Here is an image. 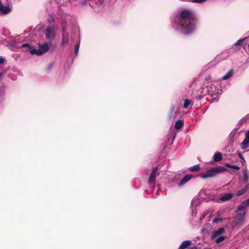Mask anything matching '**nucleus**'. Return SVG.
<instances>
[{
    "instance_id": "1",
    "label": "nucleus",
    "mask_w": 249,
    "mask_h": 249,
    "mask_svg": "<svg viewBox=\"0 0 249 249\" xmlns=\"http://www.w3.org/2000/svg\"><path fill=\"white\" fill-rule=\"evenodd\" d=\"M171 22L172 27L175 30L185 35L192 34L196 29L193 15L189 10H183L175 16H173Z\"/></svg>"
},
{
    "instance_id": "2",
    "label": "nucleus",
    "mask_w": 249,
    "mask_h": 249,
    "mask_svg": "<svg viewBox=\"0 0 249 249\" xmlns=\"http://www.w3.org/2000/svg\"><path fill=\"white\" fill-rule=\"evenodd\" d=\"M22 48H26L27 51H29L32 54H36L40 56L46 53L49 50V45L47 42L42 44H39L38 49H36L34 47L28 43H24L21 45Z\"/></svg>"
},
{
    "instance_id": "3",
    "label": "nucleus",
    "mask_w": 249,
    "mask_h": 249,
    "mask_svg": "<svg viewBox=\"0 0 249 249\" xmlns=\"http://www.w3.org/2000/svg\"><path fill=\"white\" fill-rule=\"evenodd\" d=\"M209 95L212 97L211 103L217 102L220 96L223 92L220 86L218 84L214 85L212 82H209Z\"/></svg>"
},
{
    "instance_id": "4",
    "label": "nucleus",
    "mask_w": 249,
    "mask_h": 249,
    "mask_svg": "<svg viewBox=\"0 0 249 249\" xmlns=\"http://www.w3.org/2000/svg\"><path fill=\"white\" fill-rule=\"evenodd\" d=\"M74 20L71 16L68 15H63L61 18L60 26L62 32H69V30L72 27Z\"/></svg>"
},
{
    "instance_id": "5",
    "label": "nucleus",
    "mask_w": 249,
    "mask_h": 249,
    "mask_svg": "<svg viewBox=\"0 0 249 249\" xmlns=\"http://www.w3.org/2000/svg\"><path fill=\"white\" fill-rule=\"evenodd\" d=\"M227 169L223 166H217L207 170L204 173L200 175L201 178L205 179L208 178L214 177L216 175L224 172Z\"/></svg>"
},
{
    "instance_id": "6",
    "label": "nucleus",
    "mask_w": 249,
    "mask_h": 249,
    "mask_svg": "<svg viewBox=\"0 0 249 249\" xmlns=\"http://www.w3.org/2000/svg\"><path fill=\"white\" fill-rule=\"evenodd\" d=\"M46 39L49 42L53 41L56 36V31L54 25H48L44 30Z\"/></svg>"
},
{
    "instance_id": "7",
    "label": "nucleus",
    "mask_w": 249,
    "mask_h": 249,
    "mask_svg": "<svg viewBox=\"0 0 249 249\" xmlns=\"http://www.w3.org/2000/svg\"><path fill=\"white\" fill-rule=\"evenodd\" d=\"M209 82L206 81L202 86L200 89L199 92L200 93L198 96L196 97V98L197 100L201 99L204 96L209 95Z\"/></svg>"
},
{
    "instance_id": "8",
    "label": "nucleus",
    "mask_w": 249,
    "mask_h": 249,
    "mask_svg": "<svg viewBox=\"0 0 249 249\" xmlns=\"http://www.w3.org/2000/svg\"><path fill=\"white\" fill-rule=\"evenodd\" d=\"M159 170V168L158 167H154L151 171L150 174L149 179H148V183L149 184H152V183L155 182V178L157 176V172Z\"/></svg>"
},
{
    "instance_id": "9",
    "label": "nucleus",
    "mask_w": 249,
    "mask_h": 249,
    "mask_svg": "<svg viewBox=\"0 0 249 249\" xmlns=\"http://www.w3.org/2000/svg\"><path fill=\"white\" fill-rule=\"evenodd\" d=\"M69 43V32H62V40L61 44L62 46L66 47Z\"/></svg>"
},
{
    "instance_id": "10",
    "label": "nucleus",
    "mask_w": 249,
    "mask_h": 249,
    "mask_svg": "<svg viewBox=\"0 0 249 249\" xmlns=\"http://www.w3.org/2000/svg\"><path fill=\"white\" fill-rule=\"evenodd\" d=\"M249 207V198L243 201L241 204L238 206L237 210L238 211H242L245 210L247 208Z\"/></svg>"
},
{
    "instance_id": "11",
    "label": "nucleus",
    "mask_w": 249,
    "mask_h": 249,
    "mask_svg": "<svg viewBox=\"0 0 249 249\" xmlns=\"http://www.w3.org/2000/svg\"><path fill=\"white\" fill-rule=\"evenodd\" d=\"M233 196V194L231 193H226L223 194L218 200V202H224L230 199Z\"/></svg>"
},
{
    "instance_id": "12",
    "label": "nucleus",
    "mask_w": 249,
    "mask_h": 249,
    "mask_svg": "<svg viewBox=\"0 0 249 249\" xmlns=\"http://www.w3.org/2000/svg\"><path fill=\"white\" fill-rule=\"evenodd\" d=\"M193 176L190 175H187L185 176L178 183V186L179 187L182 186L186 183L188 182L192 178Z\"/></svg>"
},
{
    "instance_id": "13",
    "label": "nucleus",
    "mask_w": 249,
    "mask_h": 249,
    "mask_svg": "<svg viewBox=\"0 0 249 249\" xmlns=\"http://www.w3.org/2000/svg\"><path fill=\"white\" fill-rule=\"evenodd\" d=\"M11 9L8 6H4L0 1V12L3 14H7L11 11Z\"/></svg>"
},
{
    "instance_id": "14",
    "label": "nucleus",
    "mask_w": 249,
    "mask_h": 249,
    "mask_svg": "<svg viewBox=\"0 0 249 249\" xmlns=\"http://www.w3.org/2000/svg\"><path fill=\"white\" fill-rule=\"evenodd\" d=\"M224 231H225V229L224 228H222V227L219 228L217 230H215L213 231L212 237L213 238L215 237L220 234L223 233Z\"/></svg>"
},
{
    "instance_id": "15",
    "label": "nucleus",
    "mask_w": 249,
    "mask_h": 249,
    "mask_svg": "<svg viewBox=\"0 0 249 249\" xmlns=\"http://www.w3.org/2000/svg\"><path fill=\"white\" fill-rule=\"evenodd\" d=\"M222 159V155L219 152H215L213 156V160L215 162L221 160Z\"/></svg>"
},
{
    "instance_id": "16",
    "label": "nucleus",
    "mask_w": 249,
    "mask_h": 249,
    "mask_svg": "<svg viewBox=\"0 0 249 249\" xmlns=\"http://www.w3.org/2000/svg\"><path fill=\"white\" fill-rule=\"evenodd\" d=\"M191 244V241L190 240H185L180 244L179 249H185L189 247Z\"/></svg>"
},
{
    "instance_id": "17",
    "label": "nucleus",
    "mask_w": 249,
    "mask_h": 249,
    "mask_svg": "<svg viewBox=\"0 0 249 249\" xmlns=\"http://www.w3.org/2000/svg\"><path fill=\"white\" fill-rule=\"evenodd\" d=\"M249 146V141L244 139L240 144V147L243 150H246Z\"/></svg>"
},
{
    "instance_id": "18",
    "label": "nucleus",
    "mask_w": 249,
    "mask_h": 249,
    "mask_svg": "<svg viewBox=\"0 0 249 249\" xmlns=\"http://www.w3.org/2000/svg\"><path fill=\"white\" fill-rule=\"evenodd\" d=\"M47 21L49 25H54V19L52 14H49L48 15Z\"/></svg>"
},
{
    "instance_id": "19",
    "label": "nucleus",
    "mask_w": 249,
    "mask_h": 249,
    "mask_svg": "<svg viewBox=\"0 0 249 249\" xmlns=\"http://www.w3.org/2000/svg\"><path fill=\"white\" fill-rule=\"evenodd\" d=\"M233 70L232 69L230 70L225 75L222 77L223 80H227L231 77L233 74Z\"/></svg>"
},
{
    "instance_id": "20",
    "label": "nucleus",
    "mask_w": 249,
    "mask_h": 249,
    "mask_svg": "<svg viewBox=\"0 0 249 249\" xmlns=\"http://www.w3.org/2000/svg\"><path fill=\"white\" fill-rule=\"evenodd\" d=\"M190 105H191L190 108H191L193 106L192 102L189 99H185L184 102V105L183 106V108H187Z\"/></svg>"
},
{
    "instance_id": "21",
    "label": "nucleus",
    "mask_w": 249,
    "mask_h": 249,
    "mask_svg": "<svg viewBox=\"0 0 249 249\" xmlns=\"http://www.w3.org/2000/svg\"><path fill=\"white\" fill-rule=\"evenodd\" d=\"M5 90L4 88H0V102H2L4 99Z\"/></svg>"
},
{
    "instance_id": "22",
    "label": "nucleus",
    "mask_w": 249,
    "mask_h": 249,
    "mask_svg": "<svg viewBox=\"0 0 249 249\" xmlns=\"http://www.w3.org/2000/svg\"><path fill=\"white\" fill-rule=\"evenodd\" d=\"M200 169V167L199 164H196L193 166L189 167V169L190 171L192 172H197L199 171Z\"/></svg>"
},
{
    "instance_id": "23",
    "label": "nucleus",
    "mask_w": 249,
    "mask_h": 249,
    "mask_svg": "<svg viewBox=\"0 0 249 249\" xmlns=\"http://www.w3.org/2000/svg\"><path fill=\"white\" fill-rule=\"evenodd\" d=\"M249 172L246 170L243 171V181L247 182L249 180Z\"/></svg>"
},
{
    "instance_id": "24",
    "label": "nucleus",
    "mask_w": 249,
    "mask_h": 249,
    "mask_svg": "<svg viewBox=\"0 0 249 249\" xmlns=\"http://www.w3.org/2000/svg\"><path fill=\"white\" fill-rule=\"evenodd\" d=\"M200 204V200L198 199H193L192 200L191 206L192 208H196Z\"/></svg>"
},
{
    "instance_id": "25",
    "label": "nucleus",
    "mask_w": 249,
    "mask_h": 249,
    "mask_svg": "<svg viewBox=\"0 0 249 249\" xmlns=\"http://www.w3.org/2000/svg\"><path fill=\"white\" fill-rule=\"evenodd\" d=\"M183 125V121L179 120L176 122L175 125V127L177 129H179L182 127Z\"/></svg>"
},
{
    "instance_id": "26",
    "label": "nucleus",
    "mask_w": 249,
    "mask_h": 249,
    "mask_svg": "<svg viewBox=\"0 0 249 249\" xmlns=\"http://www.w3.org/2000/svg\"><path fill=\"white\" fill-rule=\"evenodd\" d=\"M248 38V37H246L244 38L239 39L236 43L233 44V46L235 47L240 46L242 45V43L244 41L246 40Z\"/></svg>"
},
{
    "instance_id": "27",
    "label": "nucleus",
    "mask_w": 249,
    "mask_h": 249,
    "mask_svg": "<svg viewBox=\"0 0 249 249\" xmlns=\"http://www.w3.org/2000/svg\"><path fill=\"white\" fill-rule=\"evenodd\" d=\"M248 187V186L247 185L244 188H243L242 189H241V190H239V191H238V192L236 194V196H240L244 194L247 191Z\"/></svg>"
},
{
    "instance_id": "28",
    "label": "nucleus",
    "mask_w": 249,
    "mask_h": 249,
    "mask_svg": "<svg viewBox=\"0 0 249 249\" xmlns=\"http://www.w3.org/2000/svg\"><path fill=\"white\" fill-rule=\"evenodd\" d=\"M226 238L225 236H220L218 238H217L215 240V243L217 244L221 243L223 242Z\"/></svg>"
},
{
    "instance_id": "29",
    "label": "nucleus",
    "mask_w": 249,
    "mask_h": 249,
    "mask_svg": "<svg viewBox=\"0 0 249 249\" xmlns=\"http://www.w3.org/2000/svg\"><path fill=\"white\" fill-rule=\"evenodd\" d=\"M79 46H80V41H79L78 43L75 44L74 46V53L75 55H77L78 53L79 49Z\"/></svg>"
},
{
    "instance_id": "30",
    "label": "nucleus",
    "mask_w": 249,
    "mask_h": 249,
    "mask_svg": "<svg viewBox=\"0 0 249 249\" xmlns=\"http://www.w3.org/2000/svg\"><path fill=\"white\" fill-rule=\"evenodd\" d=\"M222 220V218H215L213 219V223H217L219 222H220Z\"/></svg>"
},
{
    "instance_id": "31",
    "label": "nucleus",
    "mask_w": 249,
    "mask_h": 249,
    "mask_svg": "<svg viewBox=\"0 0 249 249\" xmlns=\"http://www.w3.org/2000/svg\"><path fill=\"white\" fill-rule=\"evenodd\" d=\"M238 157L242 160L243 162H245V160L240 152L237 153Z\"/></svg>"
},
{
    "instance_id": "32",
    "label": "nucleus",
    "mask_w": 249,
    "mask_h": 249,
    "mask_svg": "<svg viewBox=\"0 0 249 249\" xmlns=\"http://www.w3.org/2000/svg\"><path fill=\"white\" fill-rule=\"evenodd\" d=\"M245 139L249 141V130L245 134Z\"/></svg>"
},
{
    "instance_id": "33",
    "label": "nucleus",
    "mask_w": 249,
    "mask_h": 249,
    "mask_svg": "<svg viewBox=\"0 0 249 249\" xmlns=\"http://www.w3.org/2000/svg\"><path fill=\"white\" fill-rule=\"evenodd\" d=\"M207 0H195V1L197 3H202L205 2Z\"/></svg>"
},
{
    "instance_id": "34",
    "label": "nucleus",
    "mask_w": 249,
    "mask_h": 249,
    "mask_svg": "<svg viewBox=\"0 0 249 249\" xmlns=\"http://www.w3.org/2000/svg\"><path fill=\"white\" fill-rule=\"evenodd\" d=\"M231 168L238 170L240 169V167L236 165H232Z\"/></svg>"
},
{
    "instance_id": "35",
    "label": "nucleus",
    "mask_w": 249,
    "mask_h": 249,
    "mask_svg": "<svg viewBox=\"0 0 249 249\" xmlns=\"http://www.w3.org/2000/svg\"><path fill=\"white\" fill-rule=\"evenodd\" d=\"M196 208H192V215H196Z\"/></svg>"
},
{
    "instance_id": "36",
    "label": "nucleus",
    "mask_w": 249,
    "mask_h": 249,
    "mask_svg": "<svg viewBox=\"0 0 249 249\" xmlns=\"http://www.w3.org/2000/svg\"><path fill=\"white\" fill-rule=\"evenodd\" d=\"M4 61V58L2 57H0V65L3 63Z\"/></svg>"
},
{
    "instance_id": "37",
    "label": "nucleus",
    "mask_w": 249,
    "mask_h": 249,
    "mask_svg": "<svg viewBox=\"0 0 249 249\" xmlns=\"http://www.w3.org/2000/svg\"><path fill=\"white\" fill-rule=\"evenodd\" d=\"M245 65L249 64V56L247 58L246 62H245Z\"/></svg>"
},
{
    "instance_id": "38",
    "label": "nucleus",
    "mask_w": 249,
    "mask_h": 249,
    "mask_svg": "<svg viewBox=\"0 0 249 249\" xmlns=\"http://www.w3.org/2000/svg\"><path fill=\"white\" fill-rule=\"evenodd\" d=\"M225 165H226L227 167H229V168H232V165H231V164H230V163H226V164H225Z\"/></svg>"
},
{
    "instance_id": "39",
    "label": "nucleus",
    "mask_w": 249,
    "mask_h": 249,
    "mask_svg": "<svg viewBox=\"0 0 249 249\" xmlns=\"http://www.w3.org/2000/svg\"><path fill=\"white\" fill-rule=\"evenodd\" d=\"M201 231L204 233L205 231H207V230L205 228L203 227L201 229Z\"/></svg>"
},
{
    "instance_id": "40",
    "label": "nucleus",
    "mask_w": 249,
    "mask_h": 249,
    "mask_svg": "<svg viewBox=\"0 0 249 249\" xmlns=\"http://www.w3.org/2000/svg\"><path fill=\"white\" fill-rule=\"evenodd\" d=\"M56 3L58 4H60V5H62L63 4V2H58V0H56Z\"/></svg>"
},
{
    "instance_id": "41",
    "label": "nucleus",
    "mask_w": 249,
    "mask_h": 249,
    "mask_svg": "<svg viewBox=\"0 0 249 249\" xmlns=\"http://www.w3.org/2000/svg\"><path fill=\"white\" fill-rule=\"evenodd\" d=\"M103 1H104V0H98V2L100 4H102V2H103Z\"/></svg>"
},
{
    "instance_id": "42",
    "label": "nucleus",
    "mask_w": 249,
    "mask_h": 249,
    "mask_svg": "<svg viewBox=\"0 0 249 249\" xmlns=\"http://www.w3.org/2000/svg\"><path fill=\"white\" fill-rule=\"evenodd\" d=\"M190 249H197V247H196V246H194L193 247H192V248H191Z\"/></svg>"
},
{
    "instance_id": "43",
    "label": "nucleus",
    "mask_w": 249,
    "mask_h": 249,
    "mask_svg": "<svg viewBox=\"0 0 249 249\" xmlns=\"http://www.w3.org/2000/svg\"><path fill=\"white\" fill-rule=\"evenodd\" d=\"M3 73L1 72H0V78L2 76Z\"/></svg>"
},
{
    "instance_id": "44",
    "label": "nucleus",
    "mask_w": 249,
    "mask_h": 249,
    "mask_svg": "<svg viewBox=\"0 0 249 249\" xmlns=\"http://www.w3.org/2000/svg\"><path fill=\"white\" fill-rule=\"evenodd\" d=\"M195 0H191L190 2H194V3H196V2L195 1Z\"/></svg>"
},
{
    "instance_id": "45",
    "label": "nucleus",
    "mask_w": 249,
    "mask_h": 249,
    "mask_svg": "<svg viewBox=\"0 0 249 249\" xmlns=\"http://www.w3.org/2000/svg\"><path fill=\"white\" fill-rule=\"evenodd\" d=\"M210 249V248H204V249Z\"/></svg>"
},
{
    "instance_id": "46",
    "label": "nucleus",
    "mask_w": 249,
    "mask_h": 249,
    "mask_svg": "<svg viewBox=\"0 0 249 249\" xmlns=\"http://www.w3.org/2000/svg\"><path fill=\"white\" fill-rule=\"evenodd\" d=\"M52 68V65H51L50 66H49V69H51Z\"/></svg>"
},
{
    "instance_id": "47",
    "label": "nucleus",
    "mask_w": 249,
    "mask_h": 249,
    "mask_svg": "<svg viewBox=\"0 0 249 249\" xmlns=\"http://www.w3.org/2000/svg\"><path fill=\"white\" fill-rule=\"evenodd\" d=\"M248 48H249V44H248Z\"/></svg>"
}]
</instances>
